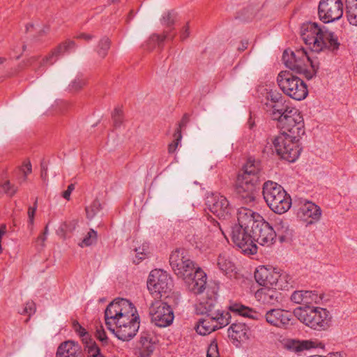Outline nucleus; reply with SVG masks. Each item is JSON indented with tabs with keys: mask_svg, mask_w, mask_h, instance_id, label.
Returning a JSON list of instances; mask_svg holds the SVG:
<instances>
[{
	"mask_svg": "<svg viewBox=\"0 0 357 357\" xmlns=\"http://www.w3.org/2000/svg\"><path fill=\"white\" fill-rule=\"evenodd\" d=\"M174 15L172 13L167 12V13H164L162 18V22L163 24H165L167 26H170L174 23Z\"/></svg>",
	"mask_w": 357,
	"mask_h": 357,
	"instance_id": "obj_49",
	"label": "nucleus"
},
{
	"mask_svg": "<svg viewBox=\"0 0 357 357\" xmlns=\"http://www.w3.org/2000/svg\"><path fill=\"white\" fill-rule=\"evenodd\" d=\"M56 357H82L79 346L73 341H66L60 344Z\"/></svg>",
	"mask_w": 357,
	"mask_h": 357,
	"instance_id": "obj_26",
	"label": "nucleus"
},
{
	"mask_svg": "<svg viewBox=\"0 0 357 357\" xmlns=\"http://www.w3.org/2000/svg\"><path fill=\"white\" fill-rule=\"evenodd\" d=\"M97 240V233L93 229H90L87 233L86 236L82 239V241L79 243V245L82 248L87 247L93 245L96 242Z\"/></svg>",
	"mask_w": 357,
	"mask_h": 357,
	"instance_id": "obj_40",
	"label": "nucleus"
},
{
	"mask_svg": "<svg viewBox=\"0 0 357 357\" xmlns=\"http://www.w3.org/2000/svg\"><path fill=\"white\" fill-rule=\"evenodd\" d=\"M262 192L266 204L273 212L282 214L290 208L291 199L278 183L271 181L265 182Z\"/></svg>",
	"mask_w": 357,
	"mask_h": 357,
	"instance_id": "obj_4",
	"label": "nucleus"
},
{
	"mask_svg": "<svg viewBox=\"0 0 357 357\" xmlns=\"http://www.w3.org/2000/svg\"><path fill=\"white\" fill-rule=\"evenodd\" d=\"M282 59L286 66L307 79L313 77L319 68L318 62L312 59L303 48L295 51L285 50Z\"/></svg>",
	"mask_w": 357,
	"mask_h": 357,
	"instance_id": "obj_3",
	"label": "nucleus"
},
{
	"mask_svg": "<svg viewBox=\"0 0 357 357\" xmlns=\"http://www.w3.org/2000/svg\"><path fill=\"white\" fill-rule=\"evenodd\" d=\"M247 47H248V42H247V41H243V42L241 43V46L238 47V50H239L240 51H243V50H245V49H247Z\"/></svg>",
	"mask_w": 357,
	"mask_h": 357,
	"instance_id": "obj_63",
	"label": "nucleus"
},
{
	"mask_svg": "<svg viewBox=\"0 0 357 357\" xmlns=\"http://www.w3.org/2000/svg\"><path fill=\"white\" fill-rule=\"evenodd\" d=\"M96 337L101 342H105L107 340V336L102 327L100 326L96 331Z\"/></svg>",
	"mask_w": 357,
	"mask_h": 357,
	"instance_id": "obj_52",
	"label": "nucleus"
},
{
	"mask_svg": "<svg viewBox=\"0 0 357 357\" xmlns=\"http://www.w3.org/2000/svg\"><path fill=\"white\" fill-rule=\"evenodd\" d=\"M208 210L219 218H225L230 214V207L227 199L218 193L211 194L206 198Z\"/></svg>",
	"mask_w": 357,
	"mask_h": 357,
	"instance_id": "obj_17",
	"label": "nucleus"
},
{
	"mask_svg": "<svg viewBox=\"0 0 357 357\" xmlns=\"http://www.w3.org/2000/svg\"><path fill=\"white\" fill-rule=\"evenodd\" d=\"M197 268H201L196 266L190 259L189 260H187V262L183 264L181 269L177 268L175 270L174 273L178 278H181L183 281H185L187 280V278H190V275H192Z\"/></svg>",
	"mask_w": 357,
	"mask_h": 357,
	"instance_id": "obj_32",
	"label": "nucleus"
},
{
	"mask_svg": "<svg viewBox=\"0 0 357 357\" xmlns=\"http://www.w3.org/2000/svg\"><path fill=\"white\" fill-rule=\"evenodd\" d=\"M229 310L236 314H238L239 315L243 316V317H251L250 313L252 312L251 309L245 307L240 304H234L231 305L229 307Z\"/></svg>",
	"mask_w": 357,
	"mask_h": 357,
	"instance_id": "obj_41",
	"label": "nucleus"
},
{
	"mask_svg": "<svg viewBox=\"0 0 357 357\" xmlns=\"http://www.w3.org/2000/svg\"><path fill=\"white\" fill-rule=\"evenodd\" d=\"M47 239V235L44 234H42L41 235H40L37 239H36V243L43 247L45 245V242Z\"/></svg>",
	"mask_w": 357,
	"mask_h": 357,
	"instance_id": "obj_58",
	"label": "nucleus"
},
{
	"mask_svg": "<svg viewBox=\"0 0 357 357\" xmlns=\"http://www.w3.org/2000/svg\"><path fill=\"white\" fill-rule=\"evenodd\" d=\"M21 171L24 174V177H26L28 174H30L31 172V164L29 162L25 164L21 168Z\"/></svg>",
	"mask_w": 357,
	"mask_h": 357,
	"instance_id": "obj_56",
	"label": "nucleus"
},
{
	"mask_svg": "<svg viewBox=\"0 0 357 357\" xmlns=\"http://www.w3.org/2000/svg\"><path fill=\"white\" fill-rule=\"evenodd\" d=\"M262 219V217L252 211V210L241 207L238 209L237 211V220L238 224L235 226H239L240 227H245V229H253L256 225Z\"/></svg>",
	"mask_w": 357,
	"mask_h": 357,
	"instance_id": "obj_22",
	"label": "nucleus"
},
{
	"mask_svg": "<svg viewBox=\"0 0 357 357\" xmlns=\"http://www.w3.org/2000/svg\"><path fill=\"white\" fill-rule=\"evenodd\" d=\"M36 311L35 303L32 301L27 302L23 310L22 313L29 314V316L33 314Z\"/></svg>",
	"mask_w": 357,
	"mask_h": 357,
	"instance_id": "obj_50",
	"label": "nucleus"
},
{
	"mask_svg": "<svg viewBox=\"0 0 357 357\" xmlns=\"http://www.w3.org/2000/svg\"><path fill=\"white\" fill-rule=\"evenodd\" d=\"M111 41L108 38H102L98 43L96 52L99 56L105 58L107 54V51L110 47Z\"/></svg>",
	"mask_w": 357,
	"mask_h": 357,
	"instance_id": "obj_39",
	"label": "nucleus"
},
{
	"mask_svg": "<svg viewBox=\"0 0 357 357\" xmlns=\"http://www.w3.org/2000/svg\"><path fill=\"white\" fill-rule=\"evenodd\" d=\"M190 258L187 255V252L184 249L182 248H176L173 250L169 257V264L170 266L174 271L177 268H180L187 260H189Z\"/></svg>",
	"mask_w": 357,
	"mask_h": 357,
	"instance_id": "obj_28",
	"label": "nucleus"
},
{
	"mask_svg": "<svg viewBox=\"0 0 357 357\" xmlns=\"http://www.w3.org/2000/svg\"><path fill=\"white\" fill-rule=\"evenodd\" d=\"M149 314L151 322L160 328L169 326L174 319L172 307L162 300H155L151 304Z\"/></svg>",
	"mask_w": 357,
	"mask_h": 357,
	"instance_id": "obj_11",
	"label": "nucleus"
},
{
	"mask_svg": "<svg viewBox=\"0 0 357 357\" xmlns=\"http://www.w3.org/2000/svg\"><path fill=\"white\" fill-rule=\"evenodd\" d=\"M108 329L123 341L134 337L139 328V317L134 305L128 300L117 298L105 311Z\"/></svg>",
	"mask_w": 357,
	"mask_h": 357,
	"instance_id": "obj_1",
	"label": "nucleus"
},
{
	"mask_svg": "<svg viewBox=\"0 0 357 357\" xmlns=\"http://www.w3.org/2000/svg\"><path fill=\"white\" fill-rule=\"evenodd\" d=\"M273 287H266L258 289L255 293V298L259 302L274 305L280 303L282 301V296L280 292Z\"/></svg>",
	"mask_w": 357,
	"mask_h": 357,
	"instance_id": "obj_24",
	"label": "nucleus"
},
{
	"mask_svg": "<svg viewBox=\"0 0 357 357\" xmlns=\"http://www.w3.org/2000/svg\"><path fill=\"white\" fill-rule=\"evenodd\" d=\"M216 265L220 271L225 275H229L234 271V265L229 259L227 253H221L219 255Z\"/></svg>",
	"mask_w": 357,
	"mask_h": 357,
	"instance_id": "obj_31",
	"label": "nucleus"
},
{
	"mask_svg": "<svg viewBox=\"0 0 357 357\" xmlns=\"http://www.w3.org/2000/svg\"><path fill=\"white\" fill-rule=\"evenodd\" d=\"M73 328L74 331L78 333V335L82 338V341L84 342L85 341L89 340V335L86 330L79 324V322L76 320L73 321Z\"/></svg>",
	"mask_w": 357,
	"mask_h": 357,
	"instance_id": "obj_44",
	"label": "nucleus"
},
{
	"mask_svg": "<svg viewBox=\"0 0 357 357\" xmlns=\"http://www.w3.org/2000/svg\"><path fill=\"white\" fill-rule=\"evenodd\" d=\"M85 351L89 357H105L101 353L97 344L89 339L84 342Z\"/></svg>",
	"mask_w": 357,
	"mask_h": 357,
	"instance_id": "obj_38",
	"label": "nucleus"
},
{
	"mask_svg": "<svg viewBox=\"0 0 357 357\" xmlns=\"http://www.w3.org/2000/svg\"><path fill=\"white\" fill-rule=\"evenodd\" d=\"M75 47V43L73 40H66L63 43L60 44L52 52L44 57L42 60L39 61L36 65L33 66L35 70H38L41 66L46 65L53 64L57 59L59 55L63 54L65 52H68Z\"/></svg>",
	"mask_w": 357,
	"mask_h": 357,
	"instance_id": "obj_21",
	"label": "nucleus"
},
{
	"mask_svg": "<svg viewBox=\"0 0 357 357\" xmlns=\"http://www.w3.org/2000/svg\"><path fill=\"white\" fill-rule=\"evenodd\" d=\"M253 242L261 245L269 246L276 236V231L272 227L262 218L251 230Z\"/></svg>",
	"mask_w": 357,
	"mask_h": 357,
	"instance_id": "obj_16",
	"label": "nucleus"
},
{
	"mask_svg": "<svg viewBox=\"0 0 357 357\" xmlns=\"http://www.w3.org/2000/svg\"><path fill=\"white\" fill-rule=\"evenodd\" d=\"M259 92L266 100L265 102L266 105L271 107V113L276 112V109H280L282 108L283 106L288 103L282 94L277 91L276 89H274L273 86L271 84L260 87Z\"/></svg>",
	"mask_w": 357,
	"mask_h": 357,
	"instance_id": "obj_18",
	"label": "nucleus"
},
{
	"mask_svg": "<svg viewBox=\"0 0 357 357\" xmlns=\"http://www.w3.org/2000/svg\"><path fill=\"white\" fill-rule=\"evenodd\" d=\"M37 201L35 202L33 206H29L27 215H28V227L32 230L34 225V217L37 210Z\"/></svg>",
	"mask_w": 357,
	"mask_h": 357,
	"instance_id": "obj_43",
	"label": "nucleus"
},
{
	"mask_svg": "<svg viewBox=\"0 0 357 357\" xmlns=\"http://www.w3.org/2000/svg\"><path fill=\"white\" fill-rule=\"evenodd\" d=\"M189 36V26L188 24H185L181 31L180 37L181 40H185Z\"/></svg>",
	"mask_w": 357,
	"mask_h": 357,
	"instance_id": "obj_54",
	"label": "nucleus"
},
{
	"mask_svg": "<svg viewBox=\"0 0 357 357\" xmlns=\"http://www.w3.org/2000/svg\"><path fill=\"white\" fill-rule=\"evenodd\" d=\"M207 357H220L218 344L215 342H213L210 344L208 351Z\"/></svg>",
	"mask_w": 357,
	"mask_h": 357,
	"instance_id": "obj_46",
	"label": "nucleus"
},
{
	"mask_svg": "<svg viewBox=\"0 0 357 357\" xmlns=\"http://www.w3.org/2000/svg\"><path fill=\"white\" fill-rule=\"evenodd\" d=\"M325 357H344V354H342L341 353L335 352V353H330Z\"/></svg>",
	"mask_w": 357,
	"mask_h": 357,
	"instance_id": "obj_61",
	"label": "nucleus"
},
{
	"mask_svg": "<svg viewBox=\"0 0 357 357\" xmlns=\"http://www.w3.org/2000/svg\"><path fill=\"white\" fill-rule=\"evenodd\" d=\"M231 238L234 243L246 255H253L257 251V246L253 242L252 234L250 229L233 226Z\"/></svg>",
	"mask_w": 357,
	"mask_h": 357,
	"instance_id": "obj_12",
	"label": "nucleus"
},
{
	"mask_svg": "<svg viewBox=\"0 0 357 357\" xmlns=\"http://www.w3.org/2000/svg\"><path fill=\"white\" fill-rule=\"evenodd\" d=\"M1 189H2L4 191V192L8 195L9 196H13L17 191V188L11 185L9 181H6L1 186Z\"/></svg>",
	"mask_w": 357,
	"mask_h": 357,
	"instance_id": "obj_48",
	"label": "nucleus"
},
{
	"mask_svg": "<svg viewBox=\"0 0 357 357\" xmlns=\"http://www.w3.org/2000/svg\"><path fill=\"white\" fill-rule=\"evenodd\" d=\"M174 137H175V142L174 143L169 144V147H168V151H169V153H170L175 152V151L178 145V143L182 138L181 132L179 130H178L177 132L175 133Z\"/></svg>",
	"mask_w": 357,
	"mask_h": 357,
	"instance_id": "obj_47",
	"label": "nucleus"
},
{
	"mask_svg": "<svg viewBox=\"0 0 357 357\" xmlns=\"http://www.w3.org/2000/svg\"><path fill=\"white\" fill-rule=\"evenodd\" d=\"M318 13L320 20L324 23L340 20L343 15L342 0H321L319 3Z\"/></svg>",
	"mask_w": 357,
	"mask_h": 357,
	"instance_id": "obj_14",
	"label": "nucleus"
},
{
	"mask_svg": "<svg viewBox=\"0 0 357 357\" xmlns=\"http://www.w3.org/2000/svg\"><path fill=\"white\" fill-rule=\"evenodd\" d=\"M166 36H159V35H153L150 38V41L151 42H157L158 44L161 43L166 38Z\"/></svg>",
	"mask_w": 357,
	"mask_h": 357,
	"instance_id": "obj_55",
	"label": "nucleus"
},
{
	"mask_svg": "<svg viewBox=\"0 0 357 357\" xmlns=\"http://www.w3.org/2000/svg\"><path fill=\"white\" fill-rule=\"evenodd\" d=\"M276 110L270 114L273 120L278 121L282 128L295 133L294 129L298 131L303 128V119L296 108L289 106L287 103L282 108Z\"/></svg>",
	"mask_w": 357,
	"mask_h": 357,
	"instance_id": "obj_9",
	"label": "nucleus"
},
{
	"mask_svg": "<svg viewBox=\"0 0 357 357\" xmlns=\"http://www.w3.org/2000/svg\"><path fill=\"white\" fill-rule=\"evenodd\" d=\"M285 347L293 351L300 352L304 350H307L311 348L317 347V343L312 340H287Z\"/></svg>",
	"mask_w": 357,
	"mask_h": 357,
	"instance_id": "obj_29",
	"label": "nucleus"
},
{
	"mask_svg": "<svg viewBox=\"0 0 357 357\" xmlns=\"http://www.w3.org/2000/svg\"><path fill=\"white\" fill-rule=\"evenodd\" d=\"M273 149L278 155L291 162H294L301 153V148L296 137L285 134L275 137L271 144L265 147L264 151L268 153L273 152Z\"/></svg>",
	"mask_w": 357,
	"mask_h": 357,
	"instance_id": "obj_6",
	"label": "nucleus"
},
{
	"mask_svg": "<svg viewBox=\"0 0 357 357\" xmlns=\"http://www.w3.org/2000/svg\"><path fill=\"white\" fill-rule=\"evenodd\" d=\"M214 305L215 300L211 296L208 301L204 298L199 300V303L196 306L197 313L207 314L204 319L199 321L196 327L197 332L202 335L210 334L218 329V325L211 314Z\"/></svg>",
	"mask_w": 357,
	"mask_h": 357,
	"instance_id": "obj_10",
	"label": "nucleus"
},
{
	"mask_svg": "<svg viewBox=\"0 0 357 357\" xmlns=\"http://www.w3.org/2000/svg\"><path fill=\"white\" fill-rule=\"evenodd\" d=\"M294 314L301 322L314 330H324L329 326L330 313L324 308L299 307L294 310Z\"/></svg>",
	"mask_w": 357,
	"mask_h": 357,
	"instance_id": "obj_5",
	"label": "nucleus"
},
{
	"mask_svg": "<svg viewBox=\"0 0 357 357\" xmlns=\"http://www.w3.org/2000/svg\"><path fill=\"white\" fill-rule=\"evenodd\" d=\"M102 209V204L98 199H95L89 206H86V218L92 220L98 215Z\"/></svg>",
	"mask_w": 357,
	"mask_h": 357,
	"instance_id": "obj_36",
	"label": "nucleus"
},
{
	"mask_svg": "<svg viewBox=\"0 0 357 357\" xmlns=\"http://www.w3.org/2000/svg\"><path fill=\"white\" fill-rule=\"evenodd\" d=\"M77 38L84 39L86 40H90L93 38V36L88 33H80L77 36Z\"/></svg>",
	"mask_w": 357,
	"mask_h": 357,
	"instance_id": "obj_59",
	"label": "nucleus"
},
{
	"mask_svg": "<svg viewBox=\"0 0 357 357\" xmlns=\"http://www.w3.org/2000/svg\"><path fill=\"white\" fill-rule=\"evenodd\" d=\"M291 317L292 315L289 312L279 308L270 310L265 314L266 321L278 328L287 327L290 324Z\"/></svg>",
	"mask_w": 357,
	"mask_h": 357,
	"instance_id": "obj_23",
	"label": "nucleus"
},
{
	"mask_svg": "<svg viewBox=\"0 0 357 357\" xmlns=\"http://www.w3.org/2000/svg\"><path fill=\"white\" fill-rule=\"evenodd\" d=\"M212 223H213V230L214 232L218 231L219 233H221L222 234L225 236V232L222 229L219 222H218L217 221L213 220Z\"/></svg>",
	"mask_w": 357,
	"mask_h": 357,
	"instance_id": "obj_57",
	"label": "nucleus"
},
{
	"mask_svg": "<svg viewBox=\"0 0 357 357\" xmlns=\"http://www.w3.org/2000/svg\"><path fill=\"white\" fill-rule=\"evenodd\" d=\"M239 174L250 178L257 177V180L259 181H261L263 179V174L259 162L252 159L248 160L247 163L243 167V172Z\"/></svg>",
	"mask_w": 357,
	"mask_h": 357,
	"instance_id": "obj_27",
	"label": "nucleus"
},
{
	"mask_svg": "<svg viewBox=\"0 0 357 357\" xmlns=\"http://www.w3.org/2000/svg\"><path fill=\"white\" fill-rule=\"evenodd\" d=\"M235 333L238 337H241L246 334V326L245 324L238 323L232 324L229 328V333Z\"/></svg>",
	"mask_w": 357,
	"mask_h": 357,
	"instance_id": "obj_42",
	"label": "nucleus"
},
{
	"mask_svg": "<svg viewBox=\"0 0 357 357\" xmlns=\"http://www.w3.org/2000/svg\"><path fill=\"white\" fill-rule=\"evenodd\" d=\"M260 183L257 177L250 178L238 174L236 183V192L245 202L250 203L255 200Z\"/></svg>",
	"mask_w": 357,
	"mask_h": 357,
	"instance_id": "obj_15",
	"label": "nucleus"
},
{
	"mask_svg": "<svg viewBox=\"0 0 357 357\" xmlns=\"http://www.w3.org/2000/svg\"><path fill=\"white\" fill-rule=\"evenodd\" d=\"M66 227H67V224L66 222L62 223V225H61V227L59 230L58 234L59 235H62L64 236Z\"/></svg>",
	"mask_w": 357,
	"mask_h": 357,
	"instance_id": "obj_60",
	"label": "nucleus"
},
{
	"mask_svg": "<svg viewBox=\"0 0 357 357\" xmlns=\"http://www.w3.org/2000/svg\"><path fill=\"white\" fill-rule=\"evenodd\" d=\"M291 300L295 303L310 306L313 303H319L321 297L312 291H295L291 296Z\"/></svg>",
	"mask_w": 357,
	"mask_h": 357,
	"instance_id": "obj_25",
	"label": "nucleus"
},
{
	"mask_svg": "<svg viewBox=\"0 0 357 357\" xmlns=\"http://www.w3.org/2000/svg\"><path fill=\"white\" fill-rule=\"evenodd\" d=\"M139 344H141V355L142 357L149 356L155 349L154 343L153 342L152 335L148 332H143L141 334Z\"/></svg>",
	"mask_w": 357,
	"mask_h": 357,
	"instance_id": "obj_30",
	"label": "nucleus"
},
{
	"mask_svg": "<svg viewBox=\"0 0 357 357\" xmlns=\"http://www.w3.org/2000/svg\"><path fill=\"white\" fill-rule=\"evenodd\" d=\"M83 84H84V83L82 82H79L78 83L75 82L73 83L72 87L75 89H77L79 88H81Z\"/></svg>",
	"mask_w": 357,
	"mask_h": 357,
	"instance_id": "obj_62",
	"label": "nucleus"
},
{
	"mask_svg": "<svg viewBox=\"0 0 357 357\" xmlns=\"http://www.w3.org/2000/svg\"><path fill=\"white\" fill-rule=\"evenodd\" d=\"M112 116L115 126H119L121 122V111L119 109H116L113 113Z\"/></svg>",
	"mask_w": 357,
	"mask_h": 357,
	"instance_id": "obj_51",
	"label": "nucleus"
},
{
	"mask_svg": "<svg viewBox=\"0 0 357 357\" xmlns=\"http://www.w3.org/2000/svg\"><path fill=\"white\" fill-rule=\"evenodd\" d=\"M147 287L155 300L167 298L172 289L173 282L166 271L155 269L149 274Z\"/></svg>",
	"mask_w": 357,
	"mask_h": 357,
	"instance_id": "obj_8",
	"label": "nucleus"
},
{
	"mask_svg": "<svg viewBox=\"0 0 357 357\" xmlns=\"http://www.w3.org/2000/svg\"><path fill=\"white\" fill-rule=\"evenodd\" d=\"M301 36L305 44L315 52L325 49L335 50L340 45L333 33L319 27L316 23L304 24L301 28Z\"/></svg>",
	"mask_w": 357,
	"mask_h": 357,
	"instance_id": "obj_2",
	"label": "nucleus"
},
{
	"mask_svg": "<svg viewBox=\"0 0 357 357\" xmlns=\"http://www.w3.org/2000/svg\"><path fill=\"white\" fill-rule=\"evenodd\" d=\"M277 82L281 90L293 99L301 100L307 95L305 84L291 72H280L278 75Z\"/></svg>",
	"mask_w": 357,
	"mask_h": 357,
	"instance_id": "obj_7",
	"label": "nucleus"
},
{
	"mask_svg": "<svg viewBox=\"0 0 357 357\" xmlns=\"http://www.w3.org/2000/svg\"><path fill=\"white\" fill-rule=\"evenodd\" d=\"M75 190V185L74 184H70L68 186V188L66 190L63 191V193H62V197L67 199V200H69L70 198V195L72 193V192Z\"/></svg>",
	"mask_w": 357,
	"mask_h": 357,
	"instance_id": "obj_53",
	"label": "nucleus"
},
{
	"mask_svg": "<svg viewBox=\"0 0 357 357\" xmlns=\"http://www.w3.org/2000/svg\"><path fill=\"white\" fill-rule=\"evenodd\" d=\"M206 280V273L202 268H197L192 275L187 278L184 283L190 292L197 295H201L206 290V297L202 296L199 300L204 298L205 301H208L211 296L215 299V294L209 290Z\"/></svg>",
	"mask_w": 357,
	"mask_h": 357,
	"instance_id": "obj_13",
	"label": "nucleus"
},
{
	"mask_svg": "<svg viewBox=\"0 0 357 357\" xmlns=\"http://www.w3.org/2000/svg\"><path fill=\"white\" fill-rule=\"evenodd\" d=\"M346 16L350 24L357 26V0H346Z\"/></svg>",
	"mask_w": 357,
	"mask_h": 357,
	"instance_id": "obj_33",
	"label": "nucleus"
},
{
	"mask_svg": "<svg viewBox=\"0 0 357 357\" xmlns=\"http://www.w3.org/2000/svg\"><path fill=\"white\" fill-rule=\"evenodd\" d=\"M278 276L275 284H274L275 288L278 287L281 289H288L293 286L292 278L288 273L278 271Z\"/></svg>",
	"mask_w": 357,
	"mask_h": 357,
	"instance_id": "obj_34",
	"label": "nucleus"
},
{
	"mask_svg": "<svg viewBox=\"0 0 357 357\" xmlns=\"http://www.w3.org/2000/svg\"><path fill=\"white\" fill-rule=\"evenodd\" d=\"M211 314L214 318L215 324L218 325V329L228 325L231 318V315L229 312H220V311H217L213 312L211 310Z\"/></svg>",
	"mask_w": 357,
	"mask_h": 357,
	"instance_id": "obj_35",
	"label": "nucleus"
},
{
	"mask_svg": "<svg viewBox=\"0 0 357 357\" xmlns=\"http://www.w3.org/2000/svg\"><path fill=\"white\" fill-rule=\"evenodd\" d=\"M135 259H134L135 263H139L141 260L145 258L148 254V247L144 245L142 248L135 249Z\"/></svg>",
	"mask_w": 357,
	"mask_h": 357,
	"instance_id": "obj_45",
	"label": "nucleus"
},
{
	"mask_svg": "<svg viewBox=\"0 0 357 357\" xmlns=\"http://www.w3.org/2000/svg\"><path fill=\"white\" fill-rule=\"evenodd\" d=\"M276 234L283 239L291 235V230L289 229L288 222L287 221L278 219L275 222Z\"/></svg>",
	"mask_w": 357,
	"mask_h": 357,
	"instance_id": "obj_37",
	"label": "nucleus"
},
{
	"mask_svg": "<svg viewBox=\"0 0 357 357\" xmlns=\"http://www.w3.org/2000/svg\"><path fill=\"white\" fill-rule=\"evenodd\" d=\"M45 176H46V170L45 169H42L41 176L43 178H44Z\"/></svg>",
	"mask_w": 357,
	"mask_h": 357,
	"instance_id": "obj_64",
	"label": "nucleus"
},
{
	"mask_svg": "<svg viewBox=\"0 0 357 357\" xmlns=\"http://www.w3.org/2000/svg\"><path fill=\"white\" fill-rule=\"evenodd\" d=\"M277 277L278 271L271 266H259L255 271V280L263 288L273 287Z\"/></svg>",
	"mask_w": 357,
	"mask_h": 357,
	"instance_id": "obj_20",
	"label": "nucleus"
},
{
	"mask_svg": "<svg viewBox=\"0 0 357 357\" xmlns=\"http://www.w3.org/2000/svg\"><path fill=\"white\" fill-rule=\"evenodd\" d=\"M321 215V208L314 203L307 200H301L297 212L298 218L307 222L312 224L317 222Z\"/></svg>",
	"mask_w": 357,
	"mask_h": 357,
	"instance_id": "obj_19",
	"label": "nucleus"
}]
</instances>
